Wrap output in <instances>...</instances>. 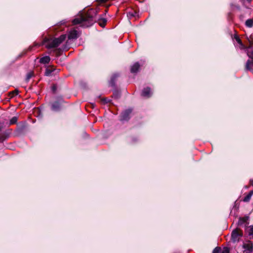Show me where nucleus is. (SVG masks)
I'll return each mask as SVG.
<instances>
[{
	"label": "nucleus",
	"instance_id": "9b49d317",
	"mask_svg": "<svg viewBox=\"0 0 253 253\" xmlns=\"http://www.w3.org/2000/svg\"><path fill=\"white\" fill-rule=\"evenodd\" d=\"M62 99H60L59 101H56L54 102L52 105V110L55 111H59L60 108V104Z\"/></svg>",
	"mask_w": 253,
	"mask_h": 253
},
{
	"label": "nucleus",
	"instance_id": "c756f323",
	"mask_svg": "<svg viewBox=\"0 0 253 253\" xmlns=\"http://www.w3.org/2000/svg\"><path fill=\"white\" fill-rule=\"evenodd\" d=\"M97 0L101 2H104L106 1L107 0Z\"/></svg>",
	"mask_w": 253,
	"mask_h": 253
},
{
	"label": "nucleus",
	"instance_id": "f3484780",
	"mask_svg": "<svg viewBox=\"0 0 253 253\" xmlns=\"http://www.w3.org/2000/svg\"><path fill=\"white\" fill-rule=\"evenodd\" d=\"M119 76V75L118 74H114L112 76V78L111 79L110 84H111L112 86L115 85V81L116 79Z\"/></svg>",
	"mask_w": 253,
	"mask_h": 253
},
{
	"label": "nucleus",
	"instance_id": "393cba45",
	"mask_svg": "<svg viewBox=\"0 0 253 253\" xmlns=\"http://www.w3.org/2000/svg\"><path fill=\"white\" fill-rule=\"evenodd\" d=\"M235 39L237 41V42L239 44H241L242 43V41L241 40V39L238 37V36H236L235 37Z\"/></svg>",
	"mask_w": 253,
	"mask_h": 253
},
{
	"label": "nucleus",
	"instance_id": "473e14b6",
	"mask_svg": "<svg viewBox=\"0 0 253 253\" xmlns=\"http://www.w3.org/2000/svg\"><path fill=\"white\" fill-rule=\"evenodd\" d=\"M1 126H0V131L1 130Z\"/></svg>",
	"mask_w": 253,
	"mask_h": 253
},
{
	"label": "nucleus",
	"instance_id": "1a4fd4ad",
	"mask_svg": "<svg viewBox=\"0 0 253 253\" xmlns=\"http://www.w3.org/2000/svg\"><path fill=\"white\" fill-rule=\"evenodd\" d=\"M245 51L247 53L248 57L251 59L250 60L253 59V48L252 45H250L246 48Z\"/></svg>",
	"mask_w": 253,
	"mask_h": 253
},
{
	"label": "nucleus",
	"instance_id": "4be33fe9",
	"mask_svg": "<svg viewBox=\"0 0 253 253\" xmlns=\"http://www.w3.org/2000/svg\"><path fill=\"white\" fill-rule=\"evenodd\" d=\"M33 74L32 72H29L27 74L26 78V81L27 82H28L30 79L32 78L33 76Z\"/></svg>",
	"mask_w": 253,
	"mask_h": 253
},
{
	"label": "nucleus",
	"instance_id": "7ed1b4c3",
	"mask_svg": "<svg viewBox=\"0 0 253 253\" xmlns=\"http://www.w3.org/2000/svg\"><path fill=\"white\" fill-rule=\"evenodd\" d=\"M242 231L239 228L233 230L231 233V240L233 242H238L241 237L243 236Z\"/></svg>",
	"mask_w": 253,
	"mask_h": 253
},
{
	"label": "nucleus",
	"instance_id": "ddd939ff",
	"mask_svg": "<svg viewBox=\"0 0 253 253\" xmlns=\"http://www.w3.org/2000/svg\"><path fill=\"white\" fill-rule=\"evenodd\" d=\"M140 67V65L138 62L135 63L131 67L130 71L132 73H135L138 71Z\"/></svg>",
	"mask_w": 253,
	"mask_h": 253
},
{
	"label": "nucleus",
	"instance_id": "f8f14e48",
	"mask_svg": "<svg viewBox=\"0 0 253 253\" xmlns=\"http://www.w3.org/2000/svg\"><path fill=\"white\" fill-rule=\"evenodd\" d=\"M246 69L253 72V59L247 61L246 65Z\"/></svg>",
	"mask_w": 253,
	"mask_h": 253
},
{
	"label": "nucleus",
	"instance_id": "7c9ffc66",
	"mask_svg": "<svg viewBox=\"0 0 253 253\" xmlns=\"http://www.w3.org/2000/svg\"><path fill=\"white\" fill-rule=\"evenodd\" d=\"M65 23H66L65 20H63V21H61V24H65Z\"/></svg>",
	"mask_w": 253,
	"mask_h": 253
},
{
	"label": "nucleus",
	"instance_id": "c85d7f7f",
	"mask_svg": "<svg viewBox=\"0 0 253 253\" xmlns=\"http://www.w3.org/2000/svg\"><path fill=\"white\" fill-rule=\"evenodd\" d=\"M250 183L251 185H252L253 186V179H251L250 180Z\"/></svg>",
	"mask_w": 253,
	"mask_h": 253
},
{
	"label": "nucleus",
	"instance_id": "f257e3e1",
	"mask_svg": "<svg viewBox=\"0 0 253 253\" xmlns=\"http://www.w3.org/2000/svg\"><path fill=\"white\" fill-rule=\"evenodd\" d=\"M96 14V10L90 9L85 14H82L75 18L72 23L74 25L80 24L83 27H89L96 20L95 17Z\"/></svg>",
	"mask_w": 253,
	"mask_h": 253
},
{
	"label": "nucleus",
	"instance_id": "39448f33",
	"mask_svg": "<svg viewBox=\"0 0 253 253\" xmlns=\"http://www.w3.org/2000/svg\"><path fill=\"white\" fill-rule=\"evenodd\" d=\"M132 112V110L131 109H128L125 111H124L121 116H120V120L122 121H127L129 119V116Z\"/></svg>",
	"mask_w": 253,
	"mask_h": 253
},
{
	"label": "nucleus",
	"instance_id": "2f4dec72",
	"mask_svg": "<svg viewBox=\"0 0 253 253\" xmlns=\"http://www.w3.org/2000/svg\"><path fill=\"white\" fill-rule=\"evenodd\" d=\"M2 139L0 136V142H2Z\"/></svg>",
	"mask_w": 253,
	"mask_h": 253
},
{
	"label": "nucleus",
	"instance_id": "aec40b11",
	"mask_svg": "<svg viewBox=\"0 0 253 253\" xmlns=\"http://www.w3.org/2000/svg\"><path fill=\"white\" fill-rule=\"evenodd\" d=\"M17 117H12L11 120H10V122H9V124L10 125H13V124H15L17 123Z\"/></svg>",
	"mask_w": 253,
	"mask_h": 253
},
{
	"label": "nucleus",
	"instance_id": "a211bd4d",
	"mask_svg": "<svg viewBox=\"0 0 253 253\" xmlns=\"http://www.w3.org/2000/svg\"><path fill=\"white\" fill-rule=\"evenodd\" d=\"M245 25L247 27L251 28L253 26V19H249L246 20L245 22Z\"/></svg>",
	"mask_w": 253,
	"mask_h": 253
},
{
	"label": "nucleus",
	"instance_id": "6e6552de",
	"mask_svg": "<svg viewBox=\"0 0 253 253\" xmlns=\"http://www.w3.org/2000/svg\"><path fill=\"white\" fill-rule=\"evenodd\" d=\"M152 94V92L151 90V89L150 87H146L144 88L142 91L141 95L142 96L145 97H150Z\"/></svg>",
	"mask_w": 253,
	"mask_h": 253
},
{
	"label": "nucleus",
	"instance_id": "423d86ee",
	"mask_svg": "<svg viewBox=\"0 0 253 253\" xmlns=\"http://www.w3.org/2000/svg\"><path fill=\"white\" fill-rule=\"evenodd\" d=\"M243 247L244 249V253H252L253 245L251 243L244 244Z\"/></svg>",
	"mask_w": 253,
	"mask_h": 253
},
{
	"label": "nucleus",
	"instance_id": "6ab92c4d",
	"mask_svg": "<svg viewBox=\"0 0 253 253\" xmlns=\"http://www.w3.org/2000/svg\"><path fill=\"white\" fill-rule=\"evenodd\" d=\"M247 40L248 41L250 44L251 45H253V34H251L249 37H247Z\"/></svg>",
	"mask_w": 253,
	"mask_h": 253
},
{
	"label": "nucleus",
	"instance_id": "20e7f679",
	"mask_svg": "<svg viewBox=\"0 0 253 253\" xmlns=\"http://www.w3.org/2000/svg\"><path fill=\"white\" fill-rule=\"evenodd\" d=\"M59 71L54 66H49L46 68L44 74L46 76H50L56 74Z\"/></svg>",
	"mask_w": 253,
	"mask_h": 253
},
{
	"label": "nucleus",
	"instance_id": "4468645a",
	"mask_svg": "<svg viewBox=\"0 0 253 253\" xmlns=\"http://www.w3.org/2000/svg\"><path fill=\"white\" fill-rule=\"evenodd\" d=\"M246 232L250 236L251 239H253V226H250L246 229Z\"/></svg>",
	"mask_w": 253,
	"mask_h": 253
},
{
	"label": "nucleus",
	"instance_id": "dca6fc26",
	"mask_svg": "<svg viewBox=\"0 0 253 253\" xmlns=\"http://www.w3.org/2000/svg\"><path fill=\"white\" fill-rule=\"evenodd\" d=\"M253 195V190L250 191V192L244 197V198L243 199V201L245 202H249Z\"/></svg>",
	"mask_w": 253,
	"mask_h": 253
},
{
	"label": "nucleus",
	"instance_id": "2eb2a0df",
	"mask_svg": "<svg viewBox=\"0 0 253 253\" xmlns=\"http://www.w3.org/2000/svg\"><path fill=\"white\" fill-rule=\"evenodd\" d=\"M50 58L48 56H45L41 58L40 60V62L42 64H47L49 62Z\"/></svg>",
	"mask_w": 253,
	"mask_h": 253
},
{
	"label": "nucleus",
	"instance_id": "bb28decb",
	"mask_svg": "<svg viewBox=\"0 0 253 253\" xmlns=\"http://www.w3.org/2000/svg\"><path fill=\"white\" fill-rule=\"evenodd\" d=\"M51 89H52V91L53 92H55L57 89L56 85H52Z\"/></svg>",
	"mask_w": 253,
	"mask_h": 253
},
{
	"label": "nucleus",
	"instance_id": "5701e85b",
	"mask_svg": "<svg viewBox=\"0 0 253 253\" xmlns=\"http://www.w3.org/2000/svg\"><path fill=\"white\" fill-rule=\"evenodd\" d=\"M230 250L228 247H224L223 249H221V253H229Z\"/></svg>",
	"mask_w": 253,
	"mask_h": 253
},
{
	"label": "nucleus",
	"instance_id": "b1692460",
	"mask_svg": "<svg viewBox=\"0 0 253 253\" xmlns=\"http://www.w3.org/2000/svg\"><path fill=\"white\" fill-rule=\"evenodd\" d=\"M135 14H136V12L133 13V12H129L127 14V16L129 17H134L135 16Z\"/></svg>",
	"mask_w": 253,
	"mask_h": 253
},
{
	"label": "nucleus",
	"instance_id": "f03ea898",
	"mask_svg": "<svg viewBox=\"0 0 253 253\" xmlns=\"http://www.w3.org/2000/svg\"><path fill=\"white\" fill-rule=\"evenodd\" d=\"M66 35H62L58 38L54 39H46L44 40L45 46L47 48H53L57 47L66 39Z\"/></svg>",
	"mask_w": 253,
	"mask_h": 253
},
{
	"label": "nucleus",
	"instance_id": "a878e982",
	"mask_svg": "<svg viewBox=\"0 0 253 253\" xmlns=\"http://www.w3.org/2000/svg\"><path fill=\"white\" fill-rule=\"evenodd\" d=\"M240 45L241 46V48L245 49V50H246V48L248 47V46H246L243 43H242Z\"/></svg>",
	"mask_w": 253,
	"mask_h": 253
},
{
	"label": "nucleus",
	"instance_id": "9d476101",
	"mask_svg": "<svg viewBox=\"0 0 253 253\" xmlns=\"http://www.w3.org/2000/svg\"><path fill=\"white\" fill-rule=\"evenodd\" d=\"M249 220V217L248 216H245L243 217H240L238 222V224L239 226H242L243 225H246L248 224L249 223L248 222Z\"/></svg>",
	"mask_w": 253,
	"mask_h": 253
},
{
	"label": "nucleus",
	"instance_id": "0eeeda50",
	"mask_svg": "<svg viewBox=\"0 0 253 253\" xmlns=\"http://www.w3.org/2000/svg\"><path fill=\"white\" fill-rule=\"evenodd\" d=\"M79 32L75 29H73L68 34V39L69 40L76 39L79 37Z\"/></svg>",
	"mask_w": 253,
	"mask_h": 253
},
{
	"label": "nucleus",
	"instance_id": "cd10ccee",
	"mask_svg": "<svg viewBox=\"0 0 253 253\" xmlns=\"http://www.w3.org/2000/svg\"><path fill=\"white\" fill-rule=\"evenodd\" d=\"M12 93L13 94V96L14 95H16L18 93V91L17 90H15L13 92H12Z\"/></svg>",
	"mask_w": 253,
	"mask_h": 253
},
{
	"label": "nucleus",
	"instance_id": "412c9836",
	"mask_svg": "<svg viewBox=\"0 0 253 253\" xmlns=\"http://www.w3.org/2000/svg\"><path fill=\"white\" fill-rule=\"evenodd\" d=\"M221 248L219 247L215 248L212 251V253H221Z\"/></svg>",
	"mask_w": 253,
	"mask_h": 253
}]
</instances>
